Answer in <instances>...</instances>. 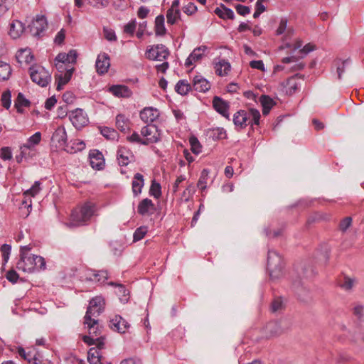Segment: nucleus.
<instances>
[{
    "label": "nucleus",
    "instance_id": "obj_1",
    "mask_svg": "<svg viewBox=\"0 0 364 364\" xmlns=\"http://www.w3.org/2000/svg\"><path fill=\"white\" fill-rule=\"evenodd\" d=\"M31 249V245L20 247V258L16 263V268L28 273L45 270V259L41 256L30 254Z\"/></svg>",
    "mask_w": 364,
    "mask_h": 364
},
{
    "label": "nucleus",
    "instance_id": "obj_2",
    "mask_svg": "<svg viewBox=\"0 0 364 364\" xmlns=\"http://www.w3.org/2000/svg\"><path fill=\"white\" fill-rule=\"evenodd\" d=\"M95 211V205L91 203H86L79 208L72 211L70 219L66 225L68 228H75L85 225L93 216Z\"/></svg>",
    "mask_w": 364,
    "mask_h": 364
},
{
    "label": "nucleus",
    "instance_id": "obj_3",
    "mask_svg": "<svg viewBox=\"0 0 364 364\" xmlns=\"http://www.w3.org/2000/svg\"><path fill=\"white\" fill-rule=\"evenodd\" d=\"M105 306V301L102 296H96L90 301L84 317V324L89 329L94 328L97 324L98 319L97 318L103 312Z\"/></svg>",
    "mask_w": 364,
    "mask_h": 364
},
{
    "label": "nucleus",
    "instance_id": "obj_4",
    "mask_svg": "<svg viewBox=\"0 0 364 364\" xmlns=\"http://www.w3.org/2000/svg\"><path fill=\"white\" fill-rule=\"evenodd\" d=\"M260 113L257 109L251 108L249 110L240 109L233 115V123L237 130H241L251 125L259 124Z\"/></svg>",
    "mask_w": 364,
    "mask_h": 364
},
{
    "label": "nucleus",
    "instance_id": "obj_5",
    "mask_svg": "<svg viewBox=\"0 0 364 364\" xmlns=\"http://www.w3.org/2000/svg\"><path fill=\"white\" fill-rule=\"evenodd\" d=\"M267 269L272 279H279L283 275L284 262L282 257L275 250L268 251Z\"/></svg>",
    "mask_w": 364,
    "mask_h": 364
},
{
    "label": "nucleus",
    "instance_id": "obj_6",
    "mask_svg": "<svg viewBox=\"0 0 364 364\" xmlns=\"http://www.w3.org/2000/svg\"><path fill=\"white\" fill-rule=\"evenodd\" d=\"M29 74L31 80L42 87H46L51 81V75L44 67L31 65Z\"/></svg>",
    "mask_w": 364,
    "mask_h": 364
},
{
    "label": "nucleus",
    "instance_id": "obj_7",
    "mask_svg": "<svg viewBox=\"0 0 364 364\" xmlns=\"http://www.w3.org/2000/svg\"><path fill=\"white\" fill-rule=\"evenodd\" d=\"M170 53L168 49L163 44L151 46L146 50V58L151 60L162 61L166 60Z\"/></svg>",
    "mask_w": 364,
    "mask_h": 364
},
{
    "label": "nucleus",
    "instance_id": "obj_8",
    "mask_svg": "<svg viewBox=\"0 0 364 364\" xmlns=\"http://www.w3.org/2000/svg\"><path fill=\"white\" fill-rule=\"evenodd\" d=\"M69 118L73 125L77 129H80L85 126L88 122L84 111L82 109H75L69 113Z\"/></svg>",
    "mask_w": 364,
    "mask_h": 364
},
{
    "label": "nucleus",
    "instance_id": "obj_9",
    "mask_svg": "<svg viewBox=\"0 0 364 364\" xmlns=\"http://www.w3.org/2000/svg\"><path fill=\"white\" fill-rule=\"evenodd\" d=\"M288 327L282 321H273L269 322L266 326L267 333L270 337L279 336L284 333Z\"/></svg>",
    "mask_w": 364,
    "mask_h": 364
},
{
    "label": "nucleus",
    "instance_id": "obj_10",
    "mask_svg": "<svg viewBox=\"0 0 364 364\" xmlns=\"http://www.w3.org/2000/svg\"><path fill=\"white\" fill-rule=\"evenodd\" d=\"M48 23L45 16H37L30 26V31L34 36H41L47 28Z\"/></svg>",
    "mask_w": 364,
    "mask_h": 364
},
{
    "label": "nucleus",
    "instance_id": "obj_11",
    "mask_svg": "<svg viewBox=\"0 0 364 364\" xmlns=\"http://www.w3.org/2000/svg\"><path fill=\"white\" fill-rule=\"evenodd\" d=\"M213 107L217 112L230 120V114L228 112L230 105L228 102L224 100L220 97L215 96L213 99Z\"/></svg>",
    "mask_w": 364,
    "mask_h": 364
},
{
    "label": "nucleus",
    "instance_id": "obj_12",
    "mask_svg": "<svg viewBox=\"0 0 364 364\" xmlns=\"http://www.w3.org/2000/svg\"><path fill=\"white\" fill-rule=\"evenodd\" d=\"M160 135L161 134H154L150 138H146L145 139H143L136 132H134L132 133V134H131L130 136H128L127 137V139L128 141H129L130 143H132V144L148 145L149 144L159 142L161 139Z\"/></svg>",
    "mask_w": 364,
    "mask_h": 364
},
{
    "label": "nucleus",
    "instance_id": "obj_13",
    "mask_svg": "<svg viewBox=\"0 0 364 364\" xmlns=\"http://www.w3.org/2000/svg\"><path fill=\"white\" fill-rule=\"evenodd\" d=\"M90 164L92 168L96 170H102L105 167V159L101 151L92 149L89 153Z\"/></svg>",
    "mask_w": 364,
    "mask_h": 364
},
{
    "label": "nucleus",
    "instance_id": "obj_14",
    "mask_svg": "<svg viewBox=\"0 0 364 364\" xmlns=\"http://www.w3.org/2000/svg\"><path fill=\"white\" fill-rule=\"evenodd\" d=\"M109 328L120 333H124L129 328V323L119 315H116L109 321Z\"/></svg>",
    "mask_w": 364,
    "mask_h": 364
},
{
    "label": "nucleus",
    "instance_id": "obj_15",
    "mask_svg": "<svg viewBox=\"0 0 364 364\" xmlns=\"http://www.w3.org/2000/svg\"><path fill=\"white\" fill-rule=\"evenodd\" d=\"M51 141L53 143L55 144V146L63 147L65 149L66 146H68L67 133L65 127H58L53 132Z\"/></svg>",
    "mask_w": 364,
    "mask_h": 364
},
{
    "label": "nucleus",
    "instance_id": "obj_16",
    "mask_svg": "<svg viewBox=\"0 0 364 364\" xmlns=\"http://www.w3.org/2000/svg\"><path fill=\"white\" fill-rule=\"evenodd\" d=\"M159 112L152 107L144 108L139 114L141 119L146 124H151L159 117Z\"/></svg>",
    "mask_w": 364,
    "mask_h": 364
},
{
    "label": "nucleus",
    "instance_id": "obj_17",
    "mask_svg": "<svg viewBox=\"0 0 364 364\" xmlns=\"http://www.w3.org/2000/svg\"><path fill=\"white\" fill-rule=\"evenodd\" d=\"M108 91L117 97L129 98L132 95V90L124 85H113L108 88Z\"/></svg>",
    "mask_w": 364,
    "mask_h": 364
},
{
    "label": "nucleus",
    "instance_id": "obj_18",
    "mask_svg": "<svg viewBox=\"0 0 364 364\" xmlns=\"http://www.w3.org/2000/svg\"><path fill=\"white\" fill-rule=\"evenodd\" d=\"M192 89L200 92H206L210 88V83L202 75H196L192 82Z\"/></svg>",
    "mask_w": 364,
    "mask_h": 364
},
{
    "label": "nucleus",
    "instance_id": "obj_19",
    "mask_svg": "<svg viewBox=\"0 0 364 364\" xmlns=\"http://www.w3.org/2000/svg\"><path fill=\"white\" fill-rule=\"evenodd\" d=\"M110 66L109 56L108 54L103 53L97 56L95 67L97 73L102 75L108 71Z\"/></svg>",
    "mask_w": 364,
    "mask_h": 364
},
{
    "label": "nucleus",
    "instance_id": "obj_20",
    "mask_svg": "<svg viewBox=\"0 0 364 364\" xmlns=\"http://www.w3.org/2000/svg\"><path fill=\"white\" fill-rule=\"evenodd\" d=\"M117 161L121 166H127L131 159L134 158L133 154L131 151L124 146H120L117 150Z\"/></svg>",
    "mask_w": 364,
    "mask_h": 364
},
{
    "label": "nucleus",
    "instance_id": "obj_21",
    "mask_svg": "<svg viewBox=\"0 0 364 364\" xmlns=\"http://www.w3.org/2000/svg\"><path fill=\"white\" fill-rule=\"evenodd\" d=\"M25 31V25L21 21L14 20L10 23L9 34L13 39H17Z\"/></svg>",
    "mask_w": 364,
    "mask_h": 364
},
{
    "label": "nucleus",
    "instance_id": "obj_22",
    "mask_svg": "<svg viewBox=\"0 0 364 364\" xmlns=\"http://www.w3.org/2000/svg\"><path fill=\"white\" fill-rule=\"evenodd\" d=\"M41 139V134L39 132H36L34 134L31 136L28 139L26 143H25L23 146L20 147V149L21 150V154L22 156H25L26 154V151L28 150L31 149L33 147H34L36 145L38 144Z\"/></svg>",
    "mask_w": 364,
    "mask_h": 364
},
{
    "label": "nucleus",
    "instance_id": "obj_23",
    "mask_svg": "<svg viewBox=\"0 0 364 364\" xmlns=\"http://www.w3.org/2000/svg\"><path fill=\"white\" fill-rule=\"evenodd\" d=\"M77 53L75 50H70L68 53H60L55 58V62L61 63H76Z\"/></svg>",
    "mask_w": 364,
    "mask_h": 364
},
{
    "label": "nucleus",
    "instance_id": "obj_24",
    "mask_svg": "<svg viewBox=\"0 0 364 364\" xmlns=\"http://www.w3.org/2000/svg\"><path fill=\"white\" fill-rule=\"evenodd\" d=\"M74 68H68L66 72L63 74L55 75V78L57 83L56 89L60 91L63 89V86L65 85L71 79Z\"/></svg>",
    "mask_w": 364,
    "mask_h": 364
},
{
    "label": "nucleus",
    "instance_id": "obj_25",
    "mask_svg": "<svg viewBox=\"0 0 364 364\" xmlns=\"http://www.w3.org/2000/svg\"><path fill=\"white\" fill-rule=\"evenodd\" d=\"M17 62L22 65L23 63L30 64L34 60V55L30 48L20 49L16 55Z\"/></svg>",
    "mask_w": 364,
    "mask_h": 364
},
{
    "label": "nucleus",
    "instance_id": "obj_26",
    "mask_svg": "<svg viewBox=\"0 0 364 364\" xmlns=\"http://www.w3.org/2000/svg\"><path fill=\"white\" fill-rule=\"evenodd\" d=\"M154 210L155 205L149 198L143 199L138 205L137 211L141 215L152 213Z\"/></svg>",
    "mask_w": 364,
    "mask_h": 364
},
{
    "label": "nucleus",
    "instance_id": "obj_27",
    "mask_svg": "<svg viewBox=\"0 0 364 364\" xmlns=\"http://www.w3.org/2000/svg\"><path fill=\"white\" fill-rule=\"evenodd\" d=\"M144 186V179L143 175L139 173H135L132 182V189L134 196H137L141 193Z\"/></svg>",
    "mask_w": 364,
    "mask_h": 364
},
{
    "label": "nucleus",
    "instance_id": "obj_28",
    "mask_svg": "<svg viewBox=\"0 0 364 364\" xmlns=\"http://www.w3.org/2000/svg\"><path fill=\"white\" fill-rule=\"evenodd\" d=\"M231 66L230 63L223 59L215 63V73L219 76H225L230 70Z\"/></svg>",
    "mask_w": 364,
    "mask_h": 364
},
{
    "label": "nucleus",
    "instance_id": "obj_29",
    "mask_svg": "<svg viewBox=\"0 0 364 364\" xmlns=\"http://www.w3.org/2000/svg\"><path fill=\"white\" fill-rule=\"evenodd\" d=\"M259 102L262 107V114L264 115H267L271 109L275 105V102L268 95H262L259 97Z\"/></svg>",
    "mask_w": 364,
    "mask_h": 364
},
{
    "label": "nucleus",
    "instance_id": "obj_30",
    "mask_svg": "<svg viewBox=\"0 0 364 364\" xmlns=\"http://www.w3.org/2000/svg\"><path fill=\"white\" fill-rule=\"evenodd\" d=\"M214 12L216 15L223 19H234L235 18L233 11L231 9L226 7L223 4H220V8L217 7Z\"/></svg>",
    "mask_w": 364,
    "mask_h": 364
},
{
    "label": "nucleus",
    "instance_id": "obj_31",
    "mask_svg": "<svg viewBox=\"0 0 364 364\" xmlns=\"http://www.w3.org/2000/svg\"><path fill=\"white\" fill-rule=\"evenodd\" d=\"M191 90H192L191 84L186 80H180L175 85V91L182 96L186 95Z\"/></svg>",
    "mask_w": 364,
    "mask_h": 364
},
{
    "label": "nucleus",
    "instance_id": "obj_32",
    "mask_svg": "<svg viewBox=\"0 0 364 364\" xmlns=\"http://www.w3.org/2000/svg\"><path fill=\"white\" fill-rule=\"evenodd\" d=\"M116 126L122 132H126L129 129L130 121L125 115L119 114L116 117Z\"/></svg>",
    "mask_w": 364,
    "mask_h": 364
},
{
    "label": "nucleus",
    "instance_id": "obj_33",
    "mask_svg": "<svg viewBox=\"0 0 364 364\" xmlns=\"http://www.w3.org/2000/svg\"><path fill=\"white\" fill-rule=\"evenodd\" d=\"M101 352L96 348H90L87 352V361L90 364H102Z\"/></svg>",
    "mask_w": 364,
    "mask_h": 364
},
{
    "label": "nucleus",
    "instance_id": "obj_34",
    "mask_svg": "<svg viewBox=\"0 0 364 364\" xmlns=\"http://www.w3.org/2000/svg\"><path fill=\"white\" fill-rule=\"evenodd\" d=\"M31 105V102L25 97L23 93L19 92L15 100L14 106L18 113H23V107H28Z\"/></svg>",
    "mask_w": 364,
    "mask_h": 364
},
{
    "label": "nucleus",
    "instance_id": "obj_35",
    "mask_svg": "<svg viewBox=\"0 0 364 364\" xmlns=\"http://www.w3.org/2000/svg\"><path fill=\"white\" fill-rule=\"evenodd\" d=\"M208 135L214 141L225 139L226 131L222 127L213 128L208 130Z\"/></svg>",
    "mask_w": 364,
    "mask_h": 364
},
{
    "label": "nucleus",
    "instance_id": "obj_36",
    "mask_svg": "<svg viewBox=\"0 0 364 364\" xmlns=\"http://www.w3.org/2000/svg\"><path fill=\"white\" fill-rule=\"evenodd\" d=\"M166 33V29L164 26V16L160 14L155 18V33L156 36H164Z\"/></svg>",
    "mask_w": 364,
    "mask_h": 364
},
{
    "label": "nucleus",
    "instance_id": "obj_37",
    "mask_svg": "<svg viewBox=\"0 0 364 364\" xmlns=\"http://www.w3.org/2000/svg\"><path fill=\"white\" fill-rule=\"evenodd\" d=\"M109 284L118 287L117 294L119 296V300L122 303L125 304L128 301L129 291L126 289V287L123 284H117L114 282H110Z\"/></svg>",
    "mask_w": 364,
    "mask_h": 364
},
{
    "label": "nucleus",
    "instance_id": "obj_38",
    "mask_svg": "<svg viewBox=\"0 0 364 364\" xmlns=\"http://www.w3.org/2000/svg\"><path fill=\"white\" fill-rule=\"evenodd\" d=\"M11 72L12 69L9 63L0 61V80H7L11 75Z\"/></svg>",
    "mask_w": 364,
    "mask_h": 364
},
{
    "label": "nucleus",
    "instance_id": "obj_39",
    "mask_svg": "<svg viewBox=\"0 0 364 364\" xmlns=\"http://www.w3.org/2000/svg\"><path fill=\"white\" fill-rule=\"evenodd\" d=\"M85 148V144L83 141H80L79 139H76L73 142L71 146L68 145L65 148V151L68 153H75L77 151H81Z\"/></svg>",
    "mask_w": 364,
    "mask_h": 364
},
{
    "label": "nucleus",
    "instance_id": "obj_40",
    "mask_svg": "<svg viewBox=\"0 0 364 364\" xmlns=\"http://www.w3.org/2000/svg\"><path fill=\"white\" fill-rule=\"evenodd\" d=\"M100 133L104 137L109 140H117L119 136L115 129L107 127H102L100 129Z\"/></svg>",
    "mask_w": 364,
    "mask_h": 364
},
{
    "label": "nucleus",
    "instance_id": "obj_41",
    "mask_svg": "<svg viewBox=\"0 0 364 364\" xmlns=\"http://www.w3.org/2000/svg\"><path fill=\"white\" fill-rule=\"evenodd\" d=\"M181 18V11L178 9L175 10L168 9L166 13L167 23L173 25Z\"/></svg>",
    "mask_w": 364,
    "mask_h": 364
},
{
    "label": "nucleus",
    "instance_id": "obj_42",
    "mask_svg": "<svg viewBox=\"0 0 364 364\" xmlns=\"http://www.w3.org/2000/svg\"><path fill=\"white\" fill-rule=\"evenodd\" d=\"M149 195L159 199L161 196V184L154 179L151 181V186L149 188Z\"/></svg>",
    "mask_w": 364,
    "mask_h": 364
},
{
    "label": "nucleus",
    "instance_id": "obj_43",
    "mask_svg": "<svg viewBox=\"0 0 364 364\" xmlns=\"http://www.w3.org/2000/svg\"><path fill=\"white\" fill-rule=\"evenodd\" d=\"M141 134L143 136H145L146 138H150L154 134H160V133L159 132V130L157 129V127L154 126V125H151L149 124H148V125L144 126L141 128Z\"/></svg>",
    "mask_w": 364,
    "mask_h": 364
},
{
    "label": "nucleus",
    "instance_id": "obj_44",
    "mask_svg": "<svg viewBox=\"0 0 364 364\" xmlns=\"http://www.w3.org/2000/svg\"><path fill=\"white\" fill-rule=\"evenodd\" d=\"M208 49L206 46H200L196 48H195L193 52L190 54L191 58L194 61H198L201 59L205 51Z\"/></svg>",
    "mask_w": 364,
    "mask_h": 364
},
{
    "label": "nucleus",
    "instance_id": "obj_45",
    "mask_svg": "<svg viewBox=\"0 0 364 364\" xmlns=\"http://www.w3.org/2000/svg\"><path fill=\"white\" fill-rule=\"evenodd\" d=\"M11 250V246L6 243L2 245L0 248V251H1V253L2 255L3 262H4V265H6V264L8 262V261L9 259Z\"/></svg>",
    "mask_w": 364,
    "mask_h": 364
},
{
    "label": "nucleus",
    "instance_id": "obj_46",
    "mask_svg": "<svg viewBox=\"0 0 364 364\" xmlns=\"http://www.w3.org/2000/svg\"><path fill=\"white\" fill-rule=\"evenodd\" d=\"M355 280L348 277H344L343 279L340 281L339 286L346 291L350 290L354 286Z\"/></svg>",
    "mask_w": 364,
    "mask_h": 364
},
{
    "label": "nucleus",
    "instance_id": "obj_47",
    "mask_svg": "<svg viewBox=\"0 0 364 364\" xmlns=\"http://www.w3.org/2000/svg\"><path fill=\"white\" fill-rule=\"evenodd\" d=\"M209 171L207 169H203L201 172L199 180L197 183L198 187L203 191L206 188L207 179L208 176Z\"/></svg>",
    "mask_w": 364,
    "mask_h": 364
},
{
    "label": "nucleus",
    "instance_id": "obj_48",
    "mask_svg": "<svg viewBox=\"0 0 364 364\" xmlns=\"http://www.w3.org/2000/svg\"><path fill=\"white\" fill-rule=\"evenodd\" d=\"M1 101L2 106L5 109H9L11 104V93L10 90H8L2 93Z\"/></svg>",
    "mask_w": 364,
    "mask_h": 364
},
{
    "label": "nucleus",
    "instance_id": "obj_49",
    "mask_svg": "<svg viewBox=\"0 0 364 364\" xmlns=\"http://www.w3.org/2000/svg\"><path fill=\"white\" fill-rule=\"evenodd\" d=\"M148 232V228L146 226H141L138 228L133 235L134 242H137L141 240Z\"/></svg>",
    "mask_w": 364,
    "mask_h": 364
},
{
    "label": "nucleus",
    "instance_id": "obj_50",
    "mask_svg": "<svg viewBox=\"0 0 364 364\" xmlns=\"http://www.w3.org/2000/svg\"><path fill=\"white\" fill-rule=\"evenodd\" d=\"M41 182L38 181H36L34 182L33 185L27 191L24 192V195L26 196H31L32 197L36 196L41 190Z\"/></svg>",
    "mask_w": 364,
    "mask_h": 364
},
{
    "label": "nucleus",
    "instance_id": "obj_51",
    "mask_svg": "<svg viewBox=\"0 0 364 364\" xmlns=\"http://www.w3.org/2000/svg\"><path fill=\"white\" fill-rule=\"evenodd\" d=\"M95 279L100 283L105 282L108 279V272L106 270L93 271Z\"/></svg>",
    "mask_w": 364,
    "mask_h": 364
},
{
    "label": "nucleus",
    "instance_id": "obj_52",
    "mask_svg": "<svg viewBox=\"0 0 364 364\" xmlns=\"http://www.w3.org/2000/svg\"><path fill=\"white\" fill-rule=\"evenodd\" d=\"M189 141L191 146V151L194 154H198L199 153L201 152V146L196 137H191Z\"/></svg>",
    "mask_w": 364,
    "mask_h": 364
},
{
    "label": "nucleus",
    "instance_id": "obj_53",
    "mask_svg": "<svg viewBox=\"0 0 364 364\" xmlns=\"http://www.w3.org/2000/svg\"><path fill=\"white\" fill-rule=\"evenodd\" d=\"M271 311L276 312L282 310L284 308V304L281 297L275 298L271 304Z\"/></svg>",
    "mask_w": 364,
    "mask_h": 364
},
{
    "label": "nucleus",
    "instance_id": "obj_54",
    "mask_svg": "<svg viewBox=\"0 0 364 364\" xmlns=\"http://www.w3.org/2000/svg\"><path fill=\"white\" fill-rule=\"evenodd\" d=\"M352 225V218L351 217H346L342 219L339 223V230L342 232H346L349 227Z\"/></svg>",
    "mask_w": 364,
    "mask_h": 364
},
{
    "label": "nucleus",
    "instance_id": "obj_55",
    "mask_svg": "<svg viewBox=\"0 0 364 364\" xmlns=\"http://www.w3.org/2000/svg\"><path fill=\"white\" fill-rule=\"evenodd\" d=\"M136 26V21L135 19L132 20L124 26V32L133 36Z\"/></svg>",
    "mask_w": 364,
    "mask_h": 364
},
{
    "label": "nucleus",
    "instance_id": "obj_56",
    "mask_svg": "<svg viewBox=\"0 0 364 364\" xmlns=\"http://www.w3.org/2000/svg\"><path fill=\"white\" fill-rule=\"evenodd\" d=\"M288 88L287 92L292 95L298 90V84L294 81V77H291L287 81Z\"/></svg>",
    "mask_w": 364,
    "mask_h": 364
},
{
    "label": "nucleus",
    "instance_id": "obj_57",
    "mask_svg": "<svg viewBox=\"0 0 364 364\" xmlns=\"http://www.w3.org/2000/svg\"><path fill=\"white\" fill-rule=\"evenodd\" d=\"M197 6L193 2L188 3L183 8V12L188 16L193 15L197 11Z\"/></svg>",
    "mask_w": 364,
    "mask_h": 364
},
{
    "label": "nucleus",
    "instance_id": "obj_58",
    "mask_svg": "<svg viewBox=\"0 0 364 364\" xmlns=\"http://www.w3.org/2000/svg\"><path fill=\"white\" fill-rule=\"evenodd\" d=\"M6 278L11 283L16 284L19 279V275L14 269H11L7 272Z\"/></svg>",
    "mask_w": 364,
    "mask_h": 364
},
{
    "label": "nucleus",
    "instance_id": "obj_59",
    "mask_svg": "<svg viewBox=\"0 0 364 364\" xmlns=\"http://www.w3.org/2000/svg\"><path fill=\"white\" fill-rule=\"evenodd\" d=\"M103 33L105 38L109 41H116L117 36L115 32L112 29L104 28Z\"/></svg>",
    "mask_w": 364,
    "mask_h": 364
},
{
    "label": "nucleus",
    "instance_id": "obj_60",
    "mask_svg": "<svg viewBox=\"0 0 364 364\" xmlns=\"http://www.w3.org/2000/svg\"><path fill=\"white\" fill-rule=\"evenodd\" d=\"M235 10L241 16H246L250 13V8L247 6H244L242 4H237L235 6Z\"/></svg>",
    "mask_w": 364,
    "mask_h": 364
},
{
    "label": "nucleus",
    "instance_id": "obj_61",
    "mask_svg": "<svg viewBox=\"0 0 364 364\" xmlns=\"http://www.w3.org/2000/svg\"><path fill=\"white\" fill-rule=\"evenodd\" d=\"M316 49L315 45L312 43H307L303 48L300 49L299 53L301 54V58L305 57L308 53Z\"/></svg>",
    "mask_w": 364,
    "mask_h": 364
},
{
    "label": "nucleus",
    "instance_id": "obj_62",
    "mask_svg": "<svg viewBox=\"0 0 364 364\" xmlns=\"http://www.w3.org/2000/svg\"><path fill=\"white\" fill-rule=\"evenodd\" d=\"M0 157L3 160H9L12 157L11 150L9 147H3L0 150Z\"/></svg>",
    "mask_w": 364,
    "mask_h": 364
},
{
    "label": "nucleus",
    "instance_id": "obj_63",
    "mask_svg": "<svg viewBox=\"0 0 364 364\" xmlns=\"http://www.w3.org/2000/svg\"><path fill=\"white\" fill-rule=\"evenodd\" d=\"M26 360L29 364H40L41 363L42 360H41L38 353H36L34 354L31 353V356L28 357Z\"/></svg>",
    "mask_w": 364,
    "mask_h": 364
},
{
    "label": "nucleus",
    "instance_id": "obj_64",
    "mask_svg": "<svg viewBox=\"0 0 364 364\" xmlns=\"http://www.w3.org/2000/svg\"><path fill=\"white\" fill-rule=\"evenodd\" d=\"M120 364H143L140 358L137 357H133L124 359L122 360Z\"/></svg>",
    "mask_w": 364,
    "mask_h": 364
}]
</instances>
